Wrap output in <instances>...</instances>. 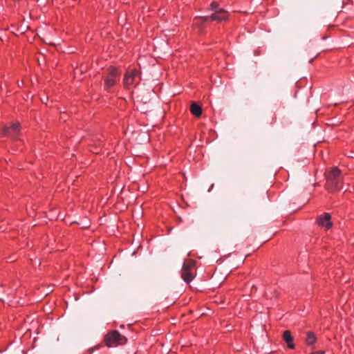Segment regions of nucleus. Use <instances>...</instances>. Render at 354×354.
Wrapping results in <instances>:
<instances>
[{
  "instance_id": "obj_10",
  "label": "nucleus",
  "mask_w": 354,
  "mask_h": 354,
  "mask_svg": "<svg viewBox=\"0 0 354 354\" xmlns=\"http://www.w3.org/2000/svg\"><path fill=\"white\" fill-rule=\"evenodd\" d=\"M191 113L193 115L196 117H199L202 114V109L201 106L196 104V103L193 102L190 107Z\"/></svg>"
},
{
  "instance_id": "obj_1",
  "label": "nucleus",
  "mask_w": 354,
  "mask_h": 354,
  "mask_svg": "<svg viewBox=\"0 0 354 354\" xmlns=\"http://www.w3.org/2000/svg\"><path fill=\"white\" fill-rule=\"evenodd\" d=\"M326 188L331 192L338 190L341 188L342 181V174L340 169L337 167H331L330 171L326 173Z\"/></svg>"
},
{
  "instance_id": "obj_13",
  "label": "nucleus",
  "mask_w": 354,
  "mask_h": 354,
  "mask_svg": "<svg viewBox=\"0 0 354 354\" xmlns=\"http://www.w3.org/2000/svg\"><path fill=\"white\" fill-rule=\"evenodd\" d=\"M318 354H325L324 351H319Z\"/></svg>"
},
{
  "instance_id": "obj_5",
  "label": "nucleus",
  "mask_w": 354,
  "mask_h": 354,
  "mask_svg": "<svg viewBox=\"0 0 354 354\" xmlns=\"http://www.w3.org/2000/svg\"><path fill=\"white\" fill-rule=\"evenodd\" d=\"M140 79V73L136 69L127 71L123 78V86L125 88L129 89L130 86L138 84Z\"/></svg>"
},
{
  "instance_id": "obj_8",
  "label": "nucleus",
  "mask_w": 354,
  "mask_h": 354,
  "mask_svg": "<svg viewBox=\"0 0 354 354\" xmlns=\"http://www.w3.org/2000/svg\"><path fill=\"white\" fill-rule=\"evenodd\" d=\"M318 225H322L326 228V230H329L332 227V223L330 221V215L329 213H325L323 216H319L317 218Z\"/></svg>"
},
{
  "instance_id": "obj_7",
  "label": "nucleus",
  "mask_w": 354,
  "mask_h": 354,
  "mask_svg": "<svg viewBox=\"0 0 354 354\" xmlns=\"http://www.w3.org/2000/svg\"><path fill=\"white\" fill-rule=\"evenodd\" d=\"M3 135L10 137L12 138H15L19 133V123L15 122L12 124L10 127H5L2 129Z\"/></svg>"
},
{
  "instance_id": "obj_11",
  "label": "nucleus",
  "mask_w": 354,
  "mask_h": 354,
  "mask_svg": "<svg viewBox=\"0 0 354 354\" xmlns=\"http://www.w3.org/2000/svg\"><path fill=\"white\" fill-rule=\"evenodd\" d=\"M316 341V337L313 332L306 333V342L307 344L311 345Z\"/></svg>"
},
{
  "instance_id": "obj_12",
  "label": "nucleus",
  "mask_w": 354,
  "mask_h": 354,
  "mask_svg": "<svg viewBox=\"0 0 354 354\" xmlns=\"http://www.w3.org/2000/svg\"><path fill=\"white\" fill-rule=\"evenodd\" d=\"M210 9L212 10H214V12H216V10H218V9H221L220 8H218V4L217 2H212L211 4H210Z\"/></svg>"
},
{
  "instance_id": "obj_4",
  "label": "nucleus",
  "mask_w": 354,
  "mask_h": 354,
  "mask_svg": "<svg viewBox=\"0 0 354 354\" xmlns=\"http://www.w3.org/2000/svg\"><path fill=\"white\" fill-rule=\"evenodd\" d=\"M127 337L122 336L118 331H113L109 333L106 337V344L108 347H115L116 346L125 344Z\"/></svg>"
},
{
  "instance_id": "obj_3",
  "label": "nucleus",
  "mask_w": 354,
  "mask_h": 354,
  "mask_svg": "<svg viewBox=\"0 0 354 354\" xmlns=\"http://www.w3.org/2000/svg\"><path fill=\"white\" fill-rule=\"evenodd\" d=\"M195 261L191 259L184 262L181 271V277L185 283H189L195 277Z\"/></svg>"
},
{
  "instance_id": "obj_2",
  "label": "nucleus",
  "mask_w": 354,
  "mask_h": 354,
  "mask_svg": "<svg viewBox=\"0 0 354 354\" xmlns=\"http://www.w3.org/2000/svg\"><path fill=\"white\" fill-rule=\"evenodd\" d=\"M229 13L223 8H218L216 12H214L210 16L198 17L195 19V24L196 25H201L209 20L215 21H226L228 19Z\"/></svg>"
},
{
  "instance_id": "obj_6",
  "label": "nucleus",
  "mask_w": 354,
  "mask_h": 354,
  "mask_svg": "<svg viewBox=\"0 0 354 354\" xmlns=\"http://www.w3.org/2000/svg\"><path fill=\"white\" fill-rule=\"evenodd\" d=\"M120 80V73L115 68H111L109 69V72L106 77L104 79V88L106 90L109 91V89L113 87L116 82H118Z\"/></svg>"
},
{
  "instance_id": "obj_9",
  "label": "nucleus",
  "mask_w": 354,
  "mask_h": 354,
  "mask_svg": "<svg viewBox=\"0 0 354 354\" xmlns=\"http://www.w3.org/2000/svg\"><path fill=\"white\" fill-rule=\"evenodd\" d=\"M283 339L287 344L288 348L293 349L295 347L292 343L293 337H292L291 332L290 330H286L283 332Z\"/></svg>"
}]
</instances>
